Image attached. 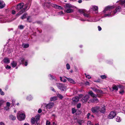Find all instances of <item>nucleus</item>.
I'll use <instances>...</instances> for the list:
<instances>
[{
    "label": "nucleus",
    "instance_id": "f257e3e1",
    "mask_svg": "<svg viewBox=\"0 0 125 125\" xmlns=\"http://www.w3.org/2000/svg\"><path fill=\"white\" fill-rule=\"evenodd\" d=\"M24 5V4L23 3H21L17 5L16 7V9L18 11L21 10L16 14V16H19L24 11V10L23 9V6Z\"/></svg>",
    "mask_w": 125,
    "mask_h": 125
},
{
    "label": "nucleus",
    "instance_id": "f03ea898",
    "mask_svg": "<svg viewBox=\"0 0 125 125\" xmlns=\"http://www.w3.org/2000/svg\"><path fill=\"white\" fill-rule=\"evenodd\" d=\"M74 7V6L70 4H66L64 6V8L66 9L64 11L67 13L72 12L73 11Z\"/></svg>",
    "mask_w": 125,
    "mask_h": 125
},
{
    "label": "nucleus",
    "instance_id": "7ed1b4c3",
    "mask_svg": "<svg viewBox=\"0 0 125 125\" xmlns=\"http://www.w3.org/2000/svg\"><path fill=\"white\" fill-rule=\"evenodd\" d=\"M17 117L20 121L23 120L25 118V114L24 111L22 110L18 111L17 112Z\"/></svg>",
    "mask_w": 125,
    "mask_h": 125
},
{
    "label": "nucleus",
    "instance_id": "20e7f679",
    "mask_svg": "<svg viewBox=\"0 0 125 125\" xmlns=\"http://www.w3.org/2000/svg\"><path fill=\"white\" fill-rule=\"evenodd\" d=\"M114 8V7L113 6H108L106 7L103 11V12L104 13L108 12L109 13L108 14H105L104 15V16L106 17L107 16H109L110 15L111 13L112 12L111 10Z\"/></svg>",
    "mask_w": 125,
    "mask_h": 125
},
{
    "label": "nucleus",
    "instance_id": "39448f33",
    "mask_svg": "<svg viewBox=\"0 0 125 125\" xmlns=\"http://www.w3.org/2000/svg\"><path fill=\"white\" fill-rule=\"evenodd\" d=\"M83 15L85 17H86L87 18H88L89 19H87V20H84L82 18H80L79 19L80 20L83 21H88L90 22H95L97 21V20H93V18H91V16L88 14L83 13Z\"/></svg>",
    "mask_w": 125,
    "mask_h": 125
},
{
    "label": "nucleus",
    "instance_id": "423d86ee",
    "mask_svg": "<svg viewBox=\"0 0 125 125\" xmlns=\"http://www.w3.org/2000/svg\"><path fill=\"white\" fill-rule=\"evenodd\" d=\"M79 97L80 98H82L81 100L83 103L87 102L90 98V96L88 94H86L83 96V94H81L79 95Z\"/></svg>",
    "mask_w": 125,
    "mask_h": 125
},
{
    "label": "nucleus",
    "instance_id": "0eeeda50",
    "mask_svg": "<svg viewBox=\"0 0 125 125\" xmlns=\"http://www.w3.org/2000/svg\"><path fill=\"white\" fill-rule=\"evenodd\" d=\"M57 86L59 89L61 91H65L67 89L66 86L62 83H57Z\"/></svg>",
    "mask_w": 125,
    "mask_h": 125
},
{
    "label": "nucleus",
    "instance_id": "6e6552de",
    "mask_svg": "<svg viewBox=\"0 0 125 125\" xmlns=\"http://www.w3.org/2000/svg\"><path fill=\"white\" fill-rule=\"evenodd\" d=\"M45 107L47 110L51 109L54 106V104L53 102H50L45 104Z\"/></svg>",
    "mask_w": 125,
    "mask_h": 125
},
{
    "label": "nucleus",
    "instance_id": "1a4fd4ad",
    "mask_svg": "<svg viewBox=\"0 0 125 125\" xmlns=\"http://www.w3.org/2000/svg\"><path fill=\"white\" fill-rule=\"evenodd\" d=\"M116 115L115 112L114 111L111 112L108 116V118L110 119H112Z\"/></svg>",
    "mask_w": 125,
    "mask_h": 125
},
{
    "label": "nucleus",
    "instance_id": "9d476101",
    "mask_svg": "<svg viewBox=\"0 0 125 125\" xmlns=\"http://www.w3.org/2000/svg\"><path fill=\"white\" fill-rule=\"evenodd\" d=\"M100 107L98 106H96L95 107H92L91 110L92 112L93 113L98 112L99 111Z\"/></svg>",
    "mask_w": 125,
    "mask_h": 125
},
{
    "label": "nucleus",
    "instance_id": "9b49d317",
    "mask_svg": "<svg viewBox=\"0 0 125 125\" xmlns=\"http://www.w3.org/2000/svg\"><path fill=\"white\" fill-rule=\"evenodd\" d=\"M10 60L7 58H4L2 61H1V63L2 64L4 63L8 64L10 62Z\"/></svg>",
    "mask_w": 125,
    "mask_h": 125
},
{
    "label": "nucleus",
    "instance_id": "f8f14e48",
    "mask_svg": "<svg viewBox=\"0 0 125 125\" xmlns=\"http://www.w3.org/2000/svg\"><path fill=\"white\" fill-rule=\"evenodd\" d=\"M98 102V99L96 98H94L90 99L88 101V103H91L94 102L97 103Z\"/></svg>",
    "mask_w": 125,
    "mask_h": 125
},
{
    "label": "nucleus",
    "instance_id": "ddd939ff",
    "mask_svg": "<svg viewBox=\"0 0 125 125\" xmlns=\"http://www.w3.org/2000/svg\"><path fill=\"white\" fill-rule=\"evenodd\" d=\"M88 94L93 98H96L97 96V95L94 94L92 91H90L89 92Z\"/></svg>",
    "mask_w": 125,
    "mask_h": 125
},
{
    "label": "nucleus",
    "instance_id": "4468645a",
    "mask_svg": "<svg viewBox=\"0 0 125 125\" xmlns=\"http://www.w3.org/2000/svg\"><path fill=\"white\" fill-rule=\"evenodd\" d=\"M121 8L119 6H117L115 10L113 12L114 14H115L116 12H118L120 11Z\"/></svg>",
    "mask_w": 125,
    "mask_h": 125
},
{
    "label": "nucleus",
    "instance_id": "2eb2a0df",
    "mask_svg": "<svg viewBox=\"0 0 125 125\" xmlns=\"http://www.w3.org/2000/svg\"><path fill=\"white\" fill-rule=\"evenodd\" d=\"M99 111L102 113H104L105 111V107L104 105L103 106L101 107L100 109H99Z\"/></svg>",
    "mask_w": 125,
    "mask_h": 125
},
{
    "label": "nucleus",
    "instance_id": "dca6fc26",
    "mask_svg": "<svg viewBox=\"0 0 125 125\" xmlns=\"http://www.w3.org/2000/svg\"><path fill=\"white\" fill-rule=\"evenodd\" d=\"M5 6L4 2L2 0H0V9L3 8Z\"/></svg>",
    "mask_w": 125,
    "mask_h": 125
},
{
    "label": "nucleus",
    "instance_id": "f3484780",
    "mask_svg": "<svg viewBox=\"0 0 125 125\" xmlns=\"http://www.w3.org/2000/svg\"><path fill=\"white\" fill-rule=\"evenodd\" d=\"M65 78L67 79L68 81L70 83L73 84H75V81L71 78H68L66 77H65Z\"/></svg>",
    "mask_w": 125,
    "mask_h": 125
},
{
    "label": "nucleus",
    "instance_id": "a211bd4d",
    "mask_svg": "<svg viewBox=\"0 0 125 125\" xmlns=\"http://www.w3.org/2000/svg\"><path fill=\"white\" fill-rule=\"evenodd\" d=\"M91 8L94 11H97L98 10V7L95 5H93L91 6Z\"/></svg>",
    "mask_w": 125,
    "mask_h": 125
},
{
    "label": "nucleus",
    "instance_id": "6ab92c4d",
    "mask_svg": "<svg viewBox=\"0 0 125 125\" xmlns=\"http://www.w3.org/2000/svg\"><path fill=\"white\" fill-rule=\"evenodd\" d=\"M79 98L78 97H75L73 98L72 100L73 102H77L79 101Z\"/></svg>",
    "mask_w": 125,
    "mask_h": 125
},
{
    "label": "nucleus",
    "instance_id": "aec40b11",
    "mask_svg": "<svg viewBox=\"0 0 125 125\" xmlns=\"http://www.w3.org/2000/svg\"><path fill=\"white\" fill-rule=\"evenodd\" d=\"M24 61V59L22 57L20 58L19 60L18 61L21 64L23 63Z\"/></svg>",
    "mask_w": 125,
    "mask_h": 125
},
{
    "label": "nucleus",
    "instance_id": "412c9836",
    "mask_svg": "<svg viewBox=\"0 0 125 125\" xmlns=\"http://www.w3.org/2000/svg\"><path fill=\"white\" fill-rule=\"evenodd\" d=\"M57 100V97L56 96H53L50 98V100L51 101H56Z\"/></svg>",
    "mask_w": 125,
    "mask_h": 125
},
{
    "label": "nucleus",
    "instance_id": "4be33fe9",
    "mask_svg": "<svg viewBox=\"0 0 125 125\" xmlns=\"http://www.w3.org/2000/svg\"><path fill=\"white\" fill-rule=\"evenodd\" d=\"M119 2L120 4L121 5H123L125 4V0H120L119 1H118L117 2Z\"/></svg>",
    "mask_w": 125,
    "mask_h": 125
},
{
    "label": "nucleus",
    "instance_id": "5701e85b",
    "mask_svg": "<svg viewBox=\"0 0 125 125\" xmlns=\"http://www.w3.org/2000/svg\"><path fill=\"white\" fill-rule=\"evenodd\" d=\"M11 65L13 67H15L17 65V63L14 61L12 62L11 63Z\"/></svg>",
    "mask_w": 125,
    "mask_h": 125
},
{
    "label": "nucleus",
    "instance_id": "b1692460",
    "mask_svg": "<svg viewBox=\"0 0 125 125\" xmlns=\"http://www.w3.org/2000/svg\"><path fill=\"white\" fill-rule=\"evenodd\" d=\"M32 98V96L30 95H28L26 97V99L29 101L31 100Z\"/></svg>",
    "mask_w": 125,
    "mask_h": 125
},
{
    "label": "nucleus",
    "instance_id": "393cba45",
    "mask_svg": "<svg viewBox=\"0 0 125 125\" xmlns=\"http://www.w3.org/2000/svg\"><path fill=\"white\" fill-rule=\"evenodd\" d=\"M78 123L80 125L84 122V121L82 119H79L77 121Z\"/></svg>",
    "mask_w": 125,
    "mask_h": 125
},
{
    "label": "nucleus",
    "instance_id": "a878e982",
    "mask_svg": "<svg viewBox=\"0 0 125 125\" xmlns=\"http://www.w3.org/2000/svg\"><path fill=\"white\" fill-rule=\"evenodd\" d=\"M10 119L12 120H15L16 118V117L15 116L12 115H10Z\"/></svg>",
    "mask_w": 125,
    "mask_h": 125
},
{
    "label": "nucleus",
    "instance_id": "bb28decb",
    "mask_svg": "<svg viewBox=\"0 0 125 125\" xmlns=\"http://www.w3.org/2000/svg\"><path fill=\"white\" fill-rule=\"evenodd\" d=\"M118 86H116L115 85H113V89L114 90L117 91L118 90Z\"/></svg>",
    "mask_w": 125,
    "mask_h": 125
},
{
    "label": "nucleus",
    "instance_id": "cd10ccee",
    "mask_svg": "<svg viewBox=\"0 0 125 125\" xmlns=\"http://www.w3.org/2000/svg\"><path fill=\"white\" fill-rule=\"evenodd\" d=\"M35 119L34 118H32L31 119V122L32 124H34L35 122Z\"/></svg>",
    "mask_w": 125,
    "mask_h": 125
},
{
    "label": "nucleus",
    "instance_id": "c85d7f7f",
    "mask_svg": "<svg viewBox=\"0 0 125 125\" xmlns=\"http://www.w3.org/2000/svg\"><path fill=\"white\" fill-rule=\"evenodd\" d=\"M5 22L3 18H2L0 15V23H4Z\"/></svg>",
    "mask_w": 125,
    "mask_h": 125
},
{
    "label": "nucleus",
    "instance_id": "c756f323",
    "mask_svg": "<svg viewBox=\"0 0 125 125\" xmlns=\"http://www.w3.org/2000/svg\"><path fill=\"white\" fill-rule=\"evenodd\" d=\"M116 120L117 122H120L121 121V119L120 117L117 116L116 118Z\"/></svg>",
    "mask_w": 125,
    "mask_h": 125
},
{
    "label": "nucleus",
    "instance_id": "7c9ffc66",
    "mask_svg": "<svg viewBox=\"0 0 125 125\" xmlns=\"http://www.w3.org/2000/svg\"><path fill=\"white\" fill-rule=\"evenodd\" d=\"M22 46L24 48H28L29 46V44H22Z\"/></svg>",
    "mask_w": 125,
    "mask_h": 125
},
{
    "label": "nucleus",
    "instance_id": "2f4dec72",
    "mask_svg": "<svg viewBox=\"0 0 125 125\" xmlns=\"http://www.w3.org/2000/svg\"><path fill=\"white\" fill-rule=\"evenodd\" d=\"M27 15V14L26 13L24 14L21 17V18L22 19H23L25 18L26 17Z\"/></svg>",
    "mask_w": 125,
    "mask_h": 125
},
{
    "label": "nucleus",
    "instance_id": "473e14b6",
    "mask_svg": "<svg viewBox=\"0 0 125 125\" xmlns=\"http://www.w3.org/2000/svg\"><path fill=\"white\" fill-rule=\"evenodd\" d=\"M5 101L4 100H0V106L2 105L5 102Z\"/></svg>",
    "mask_w": 125,
    "mask_h": 125
},
{
    "label": "nucleus",
    "instance_id": "72a5a7b5",
    "mask_svg": "<svg viewBox=\"0 0 125 125\" xmlns=\"http://www.w3.org/2000/svg\"><path fill=\"white\" fill-rule=\"evenodd\" d=\"M24 27V26L22 25H21L18 26V28L20 29H23Z\"/></svg>",
    "mask_w": 125,
    "mask_h": 125
},
{
    "label": "nucleus",
    "instance_id": "f704fd0d",
    "mask_svg": "<svg viewBox=\"0 0 125 125\" xmlns=\"http://www.w3.org/2000/svg\"><path fill=\"white\" fill-rule=\"evenodd\" d=\"M57 96L61 99H62L63 97V96L60 94H57Z\"/></svg>",
    "mask_w": 125,
    "mask_h": 125
},
{
    "label": "nucleus",
    "instance_id": "c9c22d12",
    "mask_svg": "<svg viewBox=\"0 0 125 125\" xmlns=\"http://www.w3.org/2000/svg\"><path fill=\"white\" fill-rule=\"evenodd\" d=\"M46 125H52L51 124V122L47 120L46 121Z\"/></svg>",
    "mask_w": 125,
    "mask_h": 125
},
{
    "label": "nucleus",
    "instance_id": "e433bc0d",
    "mask_svg": "<svg viewBox=\"0 0 125 125\" xmlns=\"http://www.w3.org/2000/svg\"><path fill=\"white\" fill-rule=\"evenodd\" d=\"M85 75L86 77L88 79H90L91 78V77L89 75H87L86 73H85Z\"/></svg>",
    "mask_w": 125,
    "mask_h": 125
},
{
    "label": "nucleus",
    "instance_id": "4c0bfd02",
    "mask_svg": "<svg viewBox=\"0 0 125 125\" xmlns=\"http://www.w3.org/2000/svg\"><path fill=\"white\" fill-rule=\"evenodd\" d=\"M28 5V4H26L25 5V8L24 9H23V10H27L28 8H29V7Z\"/></svg>",
    "mask_w": 125,
    "mask_h": 125
},
{
    "label": "nucleus",
    "instance_id": "58836bf2",
    "mask_svg": "<svg viewBox=\"0 0 125 125\" xmlns=\"http://www.w3.org/2000/svg\"><path fill=\"white\" fill-rule=\"evenodd\" d=\"M72 113L73 114L75 113L76 111V110L74 108H73L72 109Z\"/></svg>",
    "mask_w": 125,
    "mask_h": 125
},
{
    "label": "nucleus",
    "instance_id": "ea45409f",
    "mask_svg": "<svg viewBox=\"0 0 125 125\" xmlns=\"http://www.w3.org/2000/svg\"><path fill=\"white\" fill-rule=\"evenodd\" d=\"M96 93H98L102 94V93L103 92L102 90L97 89Z\"/></svg>",
    "mask_w": 125,
    "mask_h": 125
},
{
    "label": "nucleus",
    "instance_id": "a19ab883",
    "mask_svg": "<svg viewBox=\"0 0 125 125\" xmlns=\"http://www.w3.org/2000/svg\"><path fill=\"white\" fill-rule=\"evenodd\" d=\"M56 8L59 9H62L63 8H62L61 6L56 5Z\"/></svg>",
    "mask_w": 125,
    "mask_h": 125
},
{
    "label": "nucleus",
    "instance_id": "79ce46f5",
    "mask_svg": "<svg viewBox=\"0 0 125 125\" xmlns=\"http://www.w3.org/2000/svg\"><path fill=\"white\" fill-rule=\"evenodd\" d=\"M66 66L67 69L68 70L70 68V66L69 64H68L67 63L66 65Z\"/></svg>",
    "mask_w": 125,
    "mask_h": 125
},
{
    "label": "nucleus",
    "instance_id": "37998d69",
    "mask_svg": "<svg viewBox=\"0 0 125 125\" xmlns=\"http://www.w3.org/2000/svg\"><path fill=\"white\" fill-rule=\"evenodd\" d=\"M100 77L102 79H105L106 77V76L105 75H101Z\"/></svg>",
    "mask_w": 125,
    "mask_h": 125
},
{
    "label": "nucleus",
    "instance_id": "c03bdc74",
    "mask_svg": "<svg viewBox=\"0 0 125 125\" xmlns=\"http://www.w3.org/2000/svg\"><path fill=\"white\" fill-rule=\"evenodd\" d=\"M91 88L94 92H96L97 89L95 87H91Z\"/></svg>",
    "mask_w": 125,
    "mask_h": 125
},
{
    "label": "nucleus",
    "instance_id": "a18cd8bd",
    "mask_svg": "<svg viewBox=\"0 0 125 125\" xmlns=\"http://www.w3.org/2000/svg\"><path fill=\"white\" fill-rule=\"evenodd\" d=\"M0 94L2 95H4V92L2 91L1 89H0Z\"/></svg>",
    "mask_w": 125,
    "mask_h": 125
},
{
    "label": "nucleus",
    "instance_id": "49530a36",
    "mask_svg": "<svg viewBox=\"0 0 125 125\" xmlns=\"http://www.w3.org/2000/svg\"><path fill=\"white\" fill-rule=\"evenodd\" d=\"M40 117V116L39 115H38L35 116V118L37 120H39Z\"/></svg>",
    "mask_w": 125,
    "mask_h": 125
},
{
    "label": "nucleus",
    "instance_id": "de8ad7c7",
    "mask_svg": "<svg viewBox=\"0 0 125 125\" xmlns=\"http://www.w3.org/2000/svg\"><path fill=\"white\" fill-rule=\"evenodd\" d=\"M78 11L81 13H83V9H79L78 10Z\"/></svg>",
    "mask_w": 125,
    "mask_h": 125
},
{
    "label": "nucleus",
    "instance_id": "09e8293b",
    "mask_svg": "<svg viewBox=\"0 0 125 125\" xmlns=\"http://www.w3.org/2000/svg\"><path fill=\"white\" fill-rule=\"evenodd\" d=\"M4 109L5 110H7L9 109V107L6 106V107H4Z\"/></svg>",
    "mask_w": 125,
    "mask_h": 125
},
{
    "label": "nucleus",
    "instance_id": "8fccbe9b",
    "mask_svg": "<svg viewBox=\"0 0 125 125\" xmlns=\"http://www.w3.org/2000/svg\"><path fill=\"white\" fill-rule=\"evenodd\" d=\"M81 104L80 103H79L77 104V107L78 108H80L81 107Z\"/></svg>",
    "mask_w": 125,
    "mask_h": 125
},
{
    "label": "nucleus",
    "instance_id": "3c124183",
    "mask_svg": "<svg viewBox=\"0 0 125 125\" xmlns=\"http://www.w3.org/2000/svg\"><path fill=\"white\" fill-rule=\"evenodd\" d=\"M5 68L7 70H8L11 68V67L10 66H9L7 65L6 66Z\"/></svg>",
    "mask_w": 125,
    "mask_h": 125
},
{
    "label": "nucleus",
    "instance_id": "603ef678",
    "mask_svg": "<svg viewBox=\"0 0 125 125\" xmlns=\"http://www.w3.org/2000/svg\"><path fill=\"white\" fill-rule=\"evenodd\" d=\"M87 125H92V124L91 121H89L87 122Z\"/></svg>",
    "mask_w": 125,
    "mask_h": 125
},
{
    "label": "nucleus",
    "instance_id": "864d4df0",
    "mask_svg": "<svg viewBox=\"0 0 125 125\" xmlns=\"http://www.w3.org/2000/svg\"><path fill=\"white\" fill-rule=\"evenodd\" d=\"M124 92V91L123 90H122L119 92V93L122 94H123Z\"/></svg>",
    "mask_w": 125,
    "mask_h": 125
},
{
    "label": "nucleus",
    "instance_id": "5fc2aeb1",
    "mask_svg": "<svg viewBox=\"0 0 125 125\" xmlns=\"http://www.w3.org/2000/svg\"><path fill=\"white\" fill-rule=\"evenodd\" d=\"M6 105L7 106L9 107L10 105V103L9 102H7L6 104Z\"/></svg>",
    "mask_w": 125,
    "mask_h": 125
},
{
    "label": "nucleus",
    "instance_id": "6e6d98bb",
    "mask_svg": "<svg viewBox=\"0 0 125 125\" xmlns=\"http://www.w3.org/2000/svg\"><path fill=\"white\" fill-rule=\"evenodd\" d=\"M85 84L86 85H90V83L88 81H86L85 83Z\"/></svg>",
    "mask_w": 125,
    "mask_h": 125
},
{
    "label": "nucleus",
    "instance_id": "4d7b16f0",
    "mask_svg": "<svg viewBox=\"0 0 125 125\" xmlns=\"http://www.w3.org/2000/svg\"><path fill=\"white\" fill-rule=\"evenodd\" d=\"M63 14V12L62 11H61L58 12V14L60 15H62Z\"/></svg>",
    "mask_w": 125,
    "mask_h": 125
},
{
    "label": "nucleus",
    "instance_id": "13d9d810",
    "mask_svg": "<svg viewBox=\"0 0 125 125\" xmlns=\"http://www.w3.org/2000/svg\"><path fill=\"white\" fill-rule=\"evenodd\" d=\"M30 19V17H29L27 18V21H28L29 22H31V20Z\"/></svg>",
    "mask_w": 125,
    "mask_h": 125
},
{
    "label": "nucleus",
    "instance_id": "bf43d9fd",
    "mask_svg": "<svg viewBox=\"0 0 125 125\" xmlns=\"http://www.w3.org/2000/svg\"><path fill=\"white\" fill-rule=\"evenodd\" d=\"M11 13L12 14H14L16 13V11L14 10H12L11 11Z\"/></svg>",
    "mask_w": 125,
    "mask_h": 125
},
{
    "label": "nucleus",
    "instance_id": "052dcab7",
    "mask_svg": "<svg viewBox=\"0 0 125 125\" xmlns=\"http://www.w3.org/2000/svg\"><path fill=\"white\" fill-rule=\"evenodd\" d=\"M98 30L99 31H100L101 30L102 28H101V27H100V26H98Z\"/></svg>",
    "mask_w": 125,
    "mask_h": 125
},
{
    "label": "nucleus",
    "instance_id": "680f3d73",
    "mask_svg": "<svg viewBox=\"0 0 125 125\" xmlns=\"http://www.w3.org/2000/svg\"><path fill=\"white\" fill-rule=\"evenodd\" d=\"M90 115L91 114L90 113H88L87 114V118L88 119L89 118V117L90 116Z\"/></svg>",
    "mask_w": 125,
    "mask_h": 125
},
{
    "label": "nucleus",
    "instance_id": "e2e57ef3",
    "mask_svg": "<svg viewBox=\"0 0 125 125\" xmlns=\"http://www.w3.org/2000/svg\"><path fill=\"white\" fill-rule=\"evenodd\" d=\"M42 110L41 109H39L38 111V112L39 113H40L42 112Z\"/></svg>",
    "mask_w": 125,
    "mask_h": 125
},
{
    "label": "nucleus",
    "instance_id": "0e129e2a",
    "mask_svg": "<svg viewBox=\"0 0 125 125\" xmlns=\"http://www.w3.org/2000/svg\"><path fill=\"white\" fill-rule=\"evenodd\" d=\"M12 105H14V104H15V101L14 100H12Z\"/></svg>",
    "mask_w": 125,
    "mask_h": 125
},
{
    "label": "nucleus",
    "instance_id": "69168bd1",
    "mask_svg": "<svg viewBox=\"0 0 125 125\" xmlns=\"http://www.w3.org/2000/svg\"><path fill=\"white\" fill-rule=\"evenodd\" d=\"M52 124V125H57V123L54 122H53Z\"/></svg>",
    "mask_w": 125,
    "mask_h": 125
},
{
    "label": "nucleus",
    "instance_id": "338daca9",
    "mask_svg": "<svg viewBox=\"0 0 125 125\" xmlns=\"http://www.w3.org/2000/svg\"><path fill=\"white\" fill-rule=\"evenodd\" d=\"M49 75L50 76V77H51V78L52 79L54 78V76H52L51 75V74H50Z\"/></svg>",
    "mask_w": 125,
    "mask_h": 125
},
{
    "label": "nucleus",
    "instance_id": "774afa93",
    "mask_svg": "<svg viewBox=\"0 0 125 125\" xmlns=\"http://www.w3.org/2000/svg\"><path fill=\"white\" fill-rule=\"evenodd\" d=\"M27 64H28L27 62H26L24 63V65L25 66H26L27 65Z\"/></svg>",
    "mask_w": 125,
    "mask_h": 125
}]
</instances>
